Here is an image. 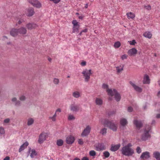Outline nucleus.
I'll return each mask as SVG.
<instances>
[{"label": "nucleus", "instance_id": "nucleus-1", "mask_svg": "<svg viewBox=\"0 0 160 160\" xmlns=\"http://www.w3.org/2000/svg\"><path fill=\"white\" fill-rule=\"evenodd\" d=\"M151 132V127L149 125H146L143 130V133L141 136V139L142 141H146L150 140L151 137L150 133Z\"/></svg>", "mask_w": 160, "mask_h": 160}, {"label": "nucleus", "instance_id": "nucleus-2", "mask_svg": "<svg viewBox=\"0 0 160 160\" xmlns=\"http://www.w3.org/2000/svg\"><path fill=\"white\" fill-rule=\"evenodd\" d=\"M103 124L105 126L108 127L113 131L115 132L117 130L118 123L113 120L110 121L108 119H105L103 122Z\"/></svg>", "mask_w": 160, "mask_h": 160}, {"label": "nucleus", "instance_id": "nucleus-3", "mask_svg": "<svg viewBox=\"0 0 160 160\" xmlns=\"http://www.w3.org/2000/svg\"><path fill=\"white\" fill-rule=\"evenodd\" d=\"M108 95L111 96H114L115 100L118 102L120 101L121 99V96L120 94L115 89L112 90V89H108L107 90Z\"/></svg>", "mask_w": 160, "mask_h": 160}, {"label": "nucleus", "instance_id": "nucleus-4", "mask_svg": "<svg viewBox=\"0 0 160 160\" xmlns=\"http://www.w3.org/2000/svg\"><path fill=\"white\" fill-rule=\"evenodd\" d=\"M121 151L123 155L128 156H132L134 153V150L132 148L124 146L122 148Z\"/></svg>", "mask_w": 160, "mask_h": 160}, {"label": "nucleus", "instance_id": "nucleus-5", "mask_svg": "<svg viewBox=\"0 0 160 160\" xmlns=\"http://www.w3.org/2000/svg\"><path fill=\"white\" fill-rule=\"evenodd\" d=\"M84 77L85 78V81L88 82L90 78V76L91 74V70H84L82 72Z\"/></svg>", "mask_w": 160, "mask_h": 160}, {"label": "nucleus", "instance_id": "nucleus-6", "mask_svg": "<svg viewBox=\"0 0 160 160\" xmlns=\"http://www.w3.org/2000/svg\"><path fill=\"white\" fill-rule=\"evenodd\" d=\"M91 128L89 126H87L84 129L81 134V136L82 137H86L89 134Z\"/></svg>", "mask_w": 160, "mask_h": 160}, {"label": "nucleus", "instance_id": "nucleus-7", "mask_svg": "<svg viewBox=\"0 0 160 160\" xmlns=\"http://www.w3.org/2000/svg\"><path fill=\"white\" fill-rule=\"evenodd\" d=\"M29 2L33 6L37 8H40L41 6V4L37 0H29Z\"/></svg>", "mask_w": 160, "mask_h": 160}, {"label": "nucleus", "instance_id": "nucleus-8", "mask_svg": "<svg viewBox=\"0 0 160 160\" xmlns=\"http://www.w3.org/2000/svg\"><path fill=\"white\" fill-rule=\"evenodd\" d=\"M96 150L97 151H101L106 149V147L103 143H98L96 146Z\"/></svg>", "mask_w": 160, "mask_h": 160}, {"label": "nucleus", "instance_id": "nucleus-9", "mask_svg": "<svg viewBox=\"0 0 160 160\" xmlns=\"http://www.w3.org/2000/svg\"><path fill=\"white\" fill-rule=\"evenodd\" d=\"M46 134L45 133H41L39 137L38 142L40 144L42 143L46 140Z\"/></svg>", "mask_w": 160, "mask_h": 160}, {"label": "nucleus", "instance_id": "nucleus-10", "mask_svg": "<svg viewBox=\"0 0 160 160\" xmlns=\"http://www.w3.org/2000/svg\"><path fill=\"white\" fill-rule=\"evenodd\" d=\"M133 123L136 128L138 129L141 128L143 125V123L142 121L137 119L134 120L133 121Z\"/></svg>", "mask_w": 160, "mask_h": 160}, {"label": "nucleus", "instance_id": "nucleus-11", "mask_svg": "<svg viewBox=\"0 0 160 160\" xmlns=\"http://www.w3.org/2000/svg\"><path fill=\"white\" fill-rule=\"evenodd\" d=\"M75 141V138L72 135L68 136L66 139V142L68 144H72Z\"/></svg>", "mask_w": 160, "mask_h": 160}, {"label": "nucleus", "instance_id": "nucleus-12", "mask_svg": "<svg viewBox=\"0 0 160 160\" xmlns=\"http://www.w3.org/2000/svg\"><path fill=\"white\" fill-rule=\"evenodd\" d=\"M129 83L132 86L133 88H134L135 90L137 92H141L142 91V89L140 87L136 85L134 82H132V81H130Z\"/></svg>", "mask_w": 160, "mask_h": 160}, {"label": "nucleus", "instance_id": "nucleus-13", "mask_svg": "<svg viewBox=\"0 0 160 160\" xmlns=\"http://www.w3.org/2000/svg\"><path fill=\"white\" fill-rule=\"evenodd\" d=\"M150 157V152L148 151L143 152L141 155L140 158L142 159H148Z\"/></svg>", "mask_w": 160, "mask_h": 160}, {"label": "nucleus", "instance_id": "nucleus-14", "mask_svg": "<svg viewBox=\"0 0 160 160\" xmlns=\"http://www.w3.org/2000/svg\"><path fill=\"white\" fill-rule=\"evenodd\" d=\"M137 53V50L135 48L129 49L128 52V54L130 56L136 55Z\"/></svg>", "mask_w": 160, "mask_h": 160}, {"label": "nucleus", "instance_id": "nucleus-15", "mask_svg": "<svg viewBox=\"0 0 160 160\" xmlns=\"http://www.w3.org/2000/svg\"><path fill=\"white\" fill-rule=\"evenodd\" d=\"M120 146L121 145L119 143L115 145H112L110 150L112 152L116 151L119 149Z\"/></svg>", "mask_w": 160, "mask_h": 160}, {"label": "nucleus", "instance_id": "nucleus-16", "mask_svg": "<svg viewBox=\"0 0 160 160\" xmlns=\"http://www.w3.org/2000/svg\"><path fill=\"white\" fill-rule=\"evenodd\" d=\"M79 109V106L73 104L70 106V110L73 112H77L78 111Z\"/></svg>", "mask_w": 160, "mask_h": 160}, {"label": "nucleus", "instance_id": "nucleus-17", "mask_svg": "<svg viewBox=\"0 0 160 160\" xmlns=\"http://www.w3.org/2000/svg\"><path fill=\"white\" fill-rule=\"evenodd\" d=\"M37 27V25L32 23H29L26 25V27L29 30H31Z\"/></svg>", "mask_w": 160, "mask_h": 160}, {"label": "nucleus", "instance_id": "nucleus-18", "mask_svg": "<svg viewBox=\"0 0 160 160\" xmlns=\"http://www.w3.org/2000/svg\"><path fill=\"white\" fill-rule=\"evenodd\" d=\"M18 33L21 34H25L27 32V30L26 28L23 27H22L21 28L18 29Z\"/></svg>", "mask_w": 160, "mask_h": 160}, {"label": "nucleus", "instance_id": "nucleus-19", "mask_svg": "<svg viewBox=\"0 0 160 160\" xmlns=\"http://www.w3.org/2000/svg\"><path fill=\"white\" fill-rule=\"evenodd\" d=\"M120 123L122 126L124 127L128 124V122L126 118H122L120 120Z\"/></svg>", "mask_w": 160, "mask_h": 160}, {"label": "nucleus", "instance_id": "nucleus-20", "mask_svg": "<svg viewBox=\"0 0 160 160\" xmlns=\"http://www.w3.org/2000/svg\"><path fill=\"white\" fill-rule=\"evenodd\" d=\"M18 29L13 28L10 32V35L13 37H15L18 34Z\"/></svg>", "mask_w": 160, "mask_h": 160}, {"label": "nucleus", "instance_id": "nucleus-21", "mask_svg": "<svg viewBox=\"0 0 160 160\" xmlns=\"http://www.w3.org/2000/svg\"><path fill=\"white\" fill-rule=\"evenodd\" d=\"M150 82V80L148 76L145 74L143 78V83L144 84H149Z\"/></svg>", "mask_w": 160, "mask_h": 160}, {"label": "nucleus", "instance_id": "nucleus-22", "mask_svg": "<svg viewBox=\"0 0 160 160\" xmlns=\"http://www.w3.org/2000/svg\"><path fill=\"white\" fill-rule=\"evenodd\" d=\"M28 145V142H26L20 146V148L19 149V152H20L24 150L27 147Z\"/></svg>", "mask_w": 160, "mask_h": 160}, {"label": "nucleus", "instance_id": "nucleus-23", "mask_svg": "<svg viewBox=\"0 0 160 160\" xmlns=\"http://www.w3.org/2000/svg\"><path fill=\"white\" fill-rule=\"evenodd\" d=\"M34 9L32 8H29L28 10V13H27V16L28 17L32 16L34 14Z\"/></svg>", "mask_w": 160, "mask_h": 160}, {"label": "nucleus", "instance_id": "nucleus-24", "mask_svg": "<svg viewBox=\"0 0 160 160\" xmlns=\"http://www.w3.org/2000/svg\"><path fill=\"white\" fill-rule=\"evenodd\" d=\"M153 157L156 160H160V153L158 151L154 152L153 153Z\"/></svg>", "mask_w": 160, "mask_h": 160}, {"label": "nucleus", "instance_id": "nucleus-25", "mask_svg": "<svg viewBox=\"0 0 160 160\" xmlns=\"http://www.w3.org/2000/svg\"><path fill=\"white\" fill-rule=\"evenodd\" d=\"M143 36L146 38H148L149 39L151 38L152 37V33L149 32H144L143 35Z\"/></svg>", "mask_w": 160, "mask_h": 160}, {"label": "nucleus", "instance_id": "nucleus-26", "mask_svg": "<svg viewBox=\"0 0 160 160\" xmlns=\"http://www.w3.org/2000/svg\"><path fill=\"white\" fill-rule=\"evenodd\" d=\"M72 96L76 98H78L81 96L80 93L77 91L73 92L72 93Z\"/></svg>", "mask_w": 160, "mask_h": 160}, {"label": "nucleus", "instance_id": "nucleus-27", "mask_svg": "<svg viewBox=\"0 0 160 160\" xmlns=\"http://www.w3.org/2000/svg\"><path fill=\"white\" fill-rule=\"evenodd\" d=\"M126 15L128 19H133L134 18L135 16L134 14L131 12L127 13Z\"/></svg>", "mask_w": 160, "mask_h": 160}, {"label": "nucleus", "instance_id": "nucleus-28", "mask_svg": "<svg viewBox=\"0 0 160 160\" xmlns=\"http://www.w3.org/2000/svg\"><path fill=\"white\" fill-rule=\"evenodd\" d=\"M79 26H73L72 27V32L73 33H75L79 32Z\"/></svg>", "mask_w": 160, "mask_h": 160}, {"label": "nucleus", "instance_id": "nucleus-29", "mask_svg": "<svg viewBox=\"0 0 160 160\" xmlns=\"http://www.w3.org/2000/svg\"><path fill=\"white\" fill-rule=\"evenodd\" d=\"M96 103L98 105H101L102 103V101L99 98H97L96 100Z\"/></svg>", "mask_w": 160, "mask_h": 160}, {"label": "nucleus", "instance_id": "nucleus-30", "mask_svg": "<svg viewBox=\"0 0 160 160\" xmlns=\"http://www.w3.org/2000/svg\"><path fill=\"white\" fill-rule=\"evenodd\" d=\"M34 122V120L32 118H29L28 120L27 124L28 126L32 125Z\"/></svg>", "mask_w": 160, "mask_h": 160}, {"label": "nucleus", "instance_id": "nucleus-31", "mask_svg": "<svg viewBox=\"0 0 160 160\" xmlns=\"http://www.w3.org/2000/svg\"><path fill=\"white\" fill-rule=\"evenodd\" d=\"M107 129L105 128L102 129L100 132V133L102 135H105L107 133Z\"/></svg>", "mask_w": 160, "mask_h": 160}, {"label": "nucleus", "instance_id": "nucleus-32", "mask_svg": "<svg viewBox=\"0 0 160 160\" xmlns=\"http://www.w3.org/2000/svg\"><path fill=\"white\" fill-rule=\"evenodd\" d=\"M31 152L30 154V156L32 158H33L37 154L36 151L34 149H32L31 151Z\"/></svg>", "mask_w": 160, "mask_h": 160}, {"label": "nucleus", "instance_id": "nucleus-33", "mask_svg": "<svg viewBox=\"0 0 160 160\" xmlns=\"http://www.w3.org/2000/svg\"><path fill=\"white\" fill-rule=\"evenodd\" d=\"M63 143V140L62 139H59L57 140V144L59 146H62Z\"/></svg>", "mask_w": 160, "mask_h": 160}, {"label": "nucleus", "instance_id": "nucleus-34", "mask_svg": "<svg viewBox=\"0 0 160 160\" xmlns=\"http://www.w3.org/2000/svg\"><path fill=\"white\" fill-rule=\"evenodd\" d=\"M114 47L116 48H119L121 46V43L119 41L116 42L114 44Z\"/></svg>", "mask_w": 160, "mask_h": 160}, {"label": "nucleus", "instance_id": "nucleus-35", "mask_svg": "<svg viewBox=\"0 0 160 160\" xmlns=\"http://www.w3.org/2000/svg\"><path fill=\"white\" fill-rule=\"evenodd\" d=\"M103 155L105 158H108L110 156V153L108 151H105L103 152Z\"/></svg>", "mask_w": 160, "mask_h": 160}, {"label": "nucleus", "instance_id": "nucleus-36", "mask_svg": "<svg viewBox=\"0 0 160 160\" xmlns=\"http://www.w3.org/2000/svg\"><path fill=\"white\" fill-rule=\"evenodd\" d=\"M89 155L92 156H94L96 155V152L94 150H91L89 152Z\"/></svg>", "mask_w": 160, "mask_h": 160}, {"label": "nucleus", "instance_id": "nucleus-37", "mask_svg": "<svg viewBox=\"0 0 160 160\" xmlns=\"http://www.w3.org/2000/svg\"><path fill=\"white\" fill-rule=\"evenodd\" d=\"M102 88L103 89H106V91L107 92V90L108 89H109L108 88V85L105 83H103L102 85Z\"/></svg>", "mask_w": 160, "mask_h": 160}, {"label": "nucleus", "instance_id": "nucleus-38", "mask_svg": "<svg viewBox=\"0 0 160 160\" xmlns=\"http://www.w3.org/2000/svg\"><path fill=\"white\" fill-rule=\"evenodd\" d=\"M10 121V119L9 118H7L5 119L3 122V124L4 125L6 124L9 123Z\"/></svg>", "mask_w": 160, "mask_h": 160}, {"label": "nucleus", "instance_id": "nucleus-39", "mask_svg": "<svg viewBox=\"0 0 160 160\" xmlns=\"http://www.w3.org/2000/svg\"><path fill=\"white\" fill-rule=\"evenodd\" d=\"M72 24L73 25V26H79L78 24V22L76 20H73L72 21Z\"/></svg>", "mask_w": 160, "mask_h": 160}, {"label": "nucleus", "instance_id": "nucleus-40", "mask_svg": "<svg viewBox=\"0 0 160 160\" xmlns=\"http://www.w3.org/2000/svg\"><path fill=\"white\" fill-rule=\"evenodd\" d=\"M5 133L4 128L2 127H0V134L2 135Z\"/></svg>", "mask_w": 160, "mask_h": 160}, {"label": "nucleus", "instance_id": "nucleus-41", "mask_svg": "<svg viewBox=\"0 0 160 160\" xmlns=\"http://www.w3.org/2000/svg\"><path fill=\"white\" fill-rule=\"evenodd\" d=\"M116 68L117 72L118 73H119L123 70V67H122L121 68H120L119 67H116Z\"/></svg>", "mask_w": 160, "mask_h": 160}, {"label": "nucleus", "instance_id": "nucleus-42", "mask_svg": "<svg viewBox=\"0 0 160 160\" xmlns=\"http://www.w3.org/2000/svg\"><path fill=\"white\" fill-rule=\"evenodd\" d=\"M129 42V44L131 45H134L136 43V42L135 40L133 39L132 41H128Z\"/></svg>", "mask_w": 160, "mask_h": 160}, {"label": "nucleus", "instance_id": "nucleus-43", "mask_svg": "<svg viewBox=\"0 0 160 160\" xmlns=\"http://www.w3.org/2000/svg\"><path fill=\"white\" fill-rule=\"evenodd\" d=\"M75 119V117L72 115H69L68 117V119L69 120H73Z\"/></svg>", "mask_w": 160, "mask_h": 160}, {"label": "nucleus", "instance_id": "nucleus-44", "mask_svg": "<svg viewBox=\"0 0 160 160\" xmlns=\"http://www.w3.org/2000/svg\"><path fill=\"white\" fill-rule=\"evenodd\" d=\"M136 150L137 152L138 153H140L142 152L141 149L139 147H138Z\"/></svg>", "mask_w": 160, "mask_h": 160}, {"label": "nucleus", "instance_id": "nucleus-45", "mask_svg": "<svg viewBox=\"0 0 160 160\" xmlns=\"http://www.w3.org/2000/svg\"><path fill=\"white\" fill-rule=\"evenodd\" d=\"M144 8L147 10H149L151 9V7L150 5H145Z\"/></svg>", "mask_w": 160, "mask_h": 160}, {"label": "nucleus", "instance_id": "nucleus-46", "mask_svg": "<svg viewBox=\"0 0 160 160\" xmlns=\"http://www.w3.org/2000/svg\"><path fill=\"white\" fill-rule=\"evenodd\" d=\"M78 143L80 145H82L83 144V140L81 139H79L78 140Z\"/></svg>", "mask_w": 160, "mask_h": 160}, {"label": "nucleus", "instance_id": "nucleus-47", "mask_svg": "<svg viewBox=\"0 0 160 160\" xmlns=\"http://www.w3.org/2000/svg\"><path fill=\"white\" fill-rule=\"evenodd\" d=\"M53 82L55 84H58L59 82V80L57 78H55L53 80Z\"/></svg>", "mask_w": 160, "mask_h": 160}, {"label": "nucleus", "instance_id": "nucleus-48", "mask_svg": "<svg viewBox=\"0 0 160 160\" xmlns=\"http://www.w3.org/2000/svg\"><path fill=\"white\" fill-rule=\"evenodd\" d=\"M53 2L54 3L57 4L59 3L61 0H49Z\"/></svg>", "mask_w": 160, "mask_h": 160}, {"label": "nucleus", "instance_id": "nucleus-49", "mask_svg": "<svg viewBox=\"0 0 160 160\" xmlns=\"http://www.w3.org/2000/svg\"><path fill=\"white\" fill-rule=\"evenodd\" d=\"M128 112H131L133 111V108L131 107H129L128 108Z\"/></svg>", "mask_w": 160, "mask_h": 160}, {"label": "nucleus", "instance_id": "nucleus-50", "mask_svg": "<svg viewBox=\"0 0 160 160\" xmlns=\"http://www.w3.org/2000/svg\"><path fill=\"white\" fill-rule=\"evenodd\" d=\"M115 113V112L114 111H111V112H109L108 113V116L109 117H110L111 116L114 114Z\"/></svg>", "mask_w": 160, "mask_h": 160}, {"label": "nucleus", "instance_id": "nucleus-51", "mask_svg": "<svg viewBox=\"0 0 160 160\" xmlns=\"http://www.w3.org/2000/svg\"><path fill=\"white\" fill-rule=\"evenodd\" d=\"M19 99L21 101H23L25 100V97L24 96L22 95L20 97Z\"/></svg>", "mask_w": 160, "mask_h": 160}, {"label": "nucleus", "instance_id": "nucleus-52", "mask_svg": "<svg viewBox=\"0 0 160 160\" xmlns=\"http://www.w3.org/2000/svg\"><path fill=\"white\" fill-rule=\"evenodd\" d=\"M20 102L19 101H17L15 102V106H19L20 104Z\"/></svg>", "mask_w": 160, "mask_h": 160}, {"label": "nucleus", "instance_id": "nucleus-53", "mask_svg": "<svg viewBox=\"0 0 160 160\" xmlns=\"http://www.w3.org/2000/svg\"><path fill=\"white\" fill-rule=\"evenodd\" d=\"M127 56L125 54L122 55L121 57V58L122 60H123L125 59H127Z\"/></svg>", "mask_w": 160, "mask_h": 160}, {"label": "nucleus", "instance_id": "nucleus-54", "mask_svg": "<svg viewBox=\"0 0 160 160\" xmlns=\"http://www.w3.org/2000/svg\"><path fill=\"white\" fill-rule=\"evenodd\" d=\"M49 119H52V121H55L56 120V118L54 117H49Z\"/></svg>", "mask_w": 160, "mask_h": 160}, {"label": "nucleus", "instance_id": "nucleus-55", "mask_svg": "<svg viewBox=\"0 0 160 160\" xmlns=\"http://www.w3.org/2000/svg\"><path fill=\"white\" fill-rule=\"evenodd\" d=\"M132 146V145L131 143H129L127 145L125 146L124 147H127L128 148H131L130 147Z\"/></svg>", "mask_w": 160, "mask_h": 160}, {"label": "nucleus", "instance_id": "nucleus-56", "mask_svg": "<svg viewBox=\"0 0 160 160\" xmlns=\"http://www.w3.org/2000/svg\"><path fill=\"white\" fill-rule=\"evenodd\" d=\"M81 64L82 66H84L86 64V62L85 61L82 62H81Z\"/></svg>", "mask_w": 160, "mask_h": 160}, {"label": "nucleus", "instance_id": "nucleus-57", "mask_svg": "<svg viewBox=\"0 0 160 160\" xmlns=\"http://www.w3.org/2000/svg\"><path fill=\"white\" fill-rule=\"evenodd\" d=\"M12 101L15 102L17 101V98H13L12 99Z\"/></svg>", "mask_w": 160, "mask_h": 160}, {"label": "nucleus", "instance_id": "nucleus-58", "mask_svg": "<svg viewBox=\"0 0 160 160\" xmlns=\"http://www.w3.org/2000/svg\"><path fill=\"white\" fill-rule=\"evenodd\" d=\"M81 160H89V159L87 157H84L82 158Z\"/></svg>", "mask_w": 160, "mask_h": 160}, {"label": "nucleus", "instance_id": "nucleus-59", "mask_svg": "<svg viewBox=\"0 0 160 160\" xmlns=\"http://www.w3.org/2000/svg\"><path fill=\"white\" fill-rule=\"evenodd\" d=\"M81 31L82 32H86L88 31V29L87 28H85V29L82 30Z\"/></svg>", "mask_w": 160, "mask_h": 160}, {"label": "nucleus", "instance_id": "nucleus-60", "mask_svg": "<svg viewBox=\"0 0 160 160\" xmlns=\"http://www.w3.org/2000/svg\"><path fill=\"white\" fill-rule=\"evenodd\" d=\"M10 157L8 156H6L4 159V160H9Z\"/></svg>", "mask_w": 160, "mask_h": 160}, {"label": "nucleus", "instance_id": "nucleus-61", "mask_svg": "<svg viewBox=\"0 0 160 160\" xmlns=\"http://www.w3.org/2000/svg\"><path fill=\"white\" fill-rule=\"evenodd\" d=\"M156 118H160V114H158L156 116Z\"/></svg>", "mask_w": 160, "mask_h": 160}, {"label": "nucleus", "instance_id": "nucleus-62", "mask_svg": "<svg viewBox=\"0 0 160 160\" xmlns=\"http://www.w3.org/2000/svg\"><path fill=\"white\" fill-rule=\"evenodd\" d=\"M61 112V109L60 108L58 109L56 111V112Z\"/></svg>", "mask_w": 160, "mask_h": 160}, {"label": "nucleus", "instance_id": "nucleus-63", "mask_svg": "<svg viewBox=\"0 0 160 160\" xmlns=\"http://www.w3.org/2000/svg\"><path fill=\"white\" fill-rule=\"evenodd\" d=\"M22 23V22L21 21V20H19L18 21V24H21Z\"/></svg>", "mask_w": 160, "mask_h": 160}, {"label": "nucleus", "instance_id": "nucleus-64", "mask_svg": "<svg viewBox=\"0 0 160 160\" xmlns=\"http://www.w3.org/2000/svg\"><path fill=\"white\" fill-rule=\"evenodd\" d=\"M74 160H80V159L78 158H75Z\"/></svg>", "mask_w": 160, "mask_h": 160}]
</instances>
